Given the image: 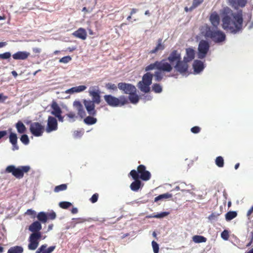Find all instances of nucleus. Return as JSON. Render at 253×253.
Masks as SVG:
<instances>
[{"mask_svg": "<svg viewBox=\"0 0 253 253\" xmlns=\"http://www.w3.org/2000/svg\"><path fill=\"white\" fill-rule=\"evenodd\" d=\"M232 17L226 14L222 18V28L232 34L241 33L243 30V18L242 11L232 13Z\"/></svg>", "mask_w": 253, "mask_h": 253, "instance_id": "1", "label": "nucleus"}, {"mask_svg": "<svg viewBox=\"0 0 253 253\" xmlns=\"http://www.w3.org/2000/svg\"><path fill=\"white\" fill-rule=\"evenodd\" d=\"M181 59L180 52L174 49L169 53L167 58L155 61L150 65V68H158L166 73H169L172 71L173 66Z\"/></svg>", "mask_w": 253, "mask_h": 253, "instance_id": "2", "label": "nucleus"}, {"mask_svg": "<svg viewBox=\"0 0 253 253\" xmlns=\"http://www.w3.org/2000/svg\"><path fill=\"white\" fill-rule=\"evenodd\" d=\"M204 36L206 38L211 39L216 43H220L226 40L225 33L221 30L217 29H211L208 27L206 29Z\"/></svg>", "mask_w": 253, "mask_h": 253, "instance_id": "3", "label": "nucleus"}, {"mask_svg": "<svg viewBox=\"0 0 253 253\" xmlns=\"http://www.w3.org/2000/svg\"><path fill=\"white\" fill-rule=\"evenodd\" d=\"M146 167L143 165L138 166L137 170H131L129 175L133 180L141 179L143 181H148L151 178V173L146 169Z\"/></svg>", "mask_w": 253, "mask_h": 253, "instance_id": "4", "label": "nucleus"}, {"mask_svg": "<svg viewBox=\"0 0 253 253\" xmlns=\"http://www.w3.org/2000/svg\"><path fill=\"white\" fill-rule=\"evenodd\" d=\"M31 168L29 166H21L16 167L14 165L8 166L5 169V172L10 173L15 177L21 179L23 177L24 173L28 172Z\"/></svg>", "mask_w": 253, "mask_h": 253, "instance_id": "5", "label": "nucleus"}, {"mask_svg": "<svg viewBox=\"0 0 253 253\" xmlns=\"http://www.w3.org/2000/svg\"><path fill=\"white\" fill-rule=\"evenodd\" d=\"M104 99L109 106L113 107L122 106L128 103L127 99L124 95L117 98L110 94L105 95Z\"/></svg>", "mask_w": 253, "mask_h": 253, "instance_id": "6", "label": "nucleus"}, {"mask_svg": "<svg viewBox=\"0 0 253 253\" xmlns=\"http://www.w3.org/2000/svg\"><path fill=\"white\" fill-rule=\"evenodd\" d=\"M210 43L208 41L201 40L198 44L197 57L199 59H203L205 58L210 50Z\"/></svg>", "mask_w": 253, "mask_h": 253, "instance_id": "7", "label": "nucleus"}, {"mask_svg": "<svg viewBox=\"0 0 253 253\" xmlns=\"http://www.w3.org/2000/svg\"><path fill=\"white\" fill-rule=\"evenodd\" d=\"M188 63V62L181 59L173 66V69L183 76H187L189 68Z\"/></svg>", "mask_w": 253, "mask_h": 253, "instance_id": "8", "label": "nucleus"}, {"mask_svg": "<svg viewBox=\"0 0 253 253\" xmlns=\"http://www.w3.org/2000/svg\"><path fill=\"white\" fill-rule=\"evenodd\" d=\"M88 93L90 96L91 97L92 100L91 101L99 104L101 102V91L98 86H91L88 90Z\"/></svg>", "mask_w": 253, "mask_h": 253, "instance_id": "9", "label": "nucleus"}, {"mask_svg": "<svg viewBox=\"0 0 253 253\" xmlns=\"http://www.w3.org/2000/svg\"><path fill=\"white\" fill-rule=\"evenodd\" d=\"M118 87L123 93L128 95L134 93L135 90H137L136 87L134 85L124 82L119 83L118 84Z\"/></svg>", "mask_w": 253, "mask_h": 253, "instance_id": "10", "label": "nucleus"}, {"mask_svg": "<svg viewBox=\"0 0 253 253\" xmlns=\"http://www.w3.org/2000/svg\"><path fill=\"white\" fill-rule=\"evenodd\" d=\"M30 130L34 136L39 137L42 134L44 127L40 123H32L30 126Z\"/></svg>", "mask_w": 253, "mask_h": 253, "instance_id": "11", "label": "nucleus"}, {"mask_svg": "<svg viewBox=\"0 0 253 253\" xmlns=\"http://www.w3.org/2000/svg\"><path fill=\"white\" fill-rule=\"evenodd\" d=\"M58 128V123L56 119L52 116H49L47 119V126L45 129L47 133L55 131Z\"/></svg>", "mask_w": 253, "mask_h": 253, "instance_id": "12", "label": "nucleus"}, {"mask_svg": "<svg viewBox=\"0 0 253 253\" xmlns=\"http://www.w3.org/2000/svg\"><path fill=\"white\" fill-rule=\"evenodd\" d=\"M83 103L85 108V109L90 116H94L96 115L97 112L95 109V104L96 103L91 101L90 100L84 99Z\"/></svg>", "mask_w": 253, "mask_h": 253, "instance_id": "13", "label": "nucleus"}, {"mask_svg": "<svg viewBox=\"0 0 253 253\" xmlns=\"http://www.w3.org/2000/svg\"><path fill=\"white\" fill-rule=\"evenodd\" d=\"M152 64V63H151L150 64L148 65V66H147L145 68V71L146 72H148V71H151V70H155V69H156L157 71H156L154 73V74H153V77H154L155 78V81L156 82H160L161 81H162V80L163 79V73H165L166 72L165 71H164L161 69H159V68H150V65H151Z\"/></svg>", "mask_w": 253, "mask_h": 253, "instance_id": "14", "label": "nucleus"}, {"mask_svg": "<svg viewBox=\"0 0 253 253\" xmlns=\"http://www.w3.org/2000/svg\"><path fill=\"white\" fill-rule=\"evenodd\" d=\"M194 74H200L205 69V66L203 61L200 60H195L193 63Z\"/></svg>", "mask_w": 253, "mask_h": 253, "instance_id": "15", "label": "nucleus"}, {"mask_svg": "<svg viewBox=\"0 0 253 253\" xmlns=\"http://www.w3.org/2000/svg\"><path fill=\"white\" fill-rule=\"evenodd\" d=\"M195 56V51L193 48L189 47L186 49V54L183 59L189 63L194 59Z\"/></svg>", "mask_w": 253, "mask_h": 253, "instance_id": "16", "label": "nucleus"}, {"mask_svg": "<svg viewBox=\"0 0 253 253\" xmlns=\"http://www.w3.org/2000/svg\"><path fill=\"white\" fill-rule=\"evenodd\" d=\"M55 249V246H51L47 248L46 244L41 245L35 253H51Z\"/></svg>", "mask_w": 253, "mask_h": 253, "instance_id": "17", "label": "nucleus"}, {"mask_svg": "<svg viewBox=\"0 0 253 253\" xmlns=\"http://www.w3.org/2000/svg\"><path fill=\"white\" fill-rule=\"evenodd\" d=\"M74 107L78 111V114L82 118L86 116V113L84 109L83 106L80 101H75L73 103Z\"/></svg>", "mask_w": 253, "mask_h": 253, "instance_id": "18", "label": "nucleus"}, {"mask_svg": "<svg viewBox=\"0 0 253 253\" xmlns=\"http://www.w3.org/2000/svg\"><path fill=\"white\" fill-rule=\"evenodd\" d=\"M210 20L212 25L215 28L217 29L220 22V18L218 14L215 11L212 12L210 16Z\"/></svg>", "mask_w": 253, "mask_h": 253, "instance_id": "19", "label": "nucleus"}, {"mask_svg": "<svg viewBox=\"0 0 253 253\" xmlns=\"http://www.w3.org/2000/svg\"><path fill=\"white\" fill-rule=\"evenodd\" d=\"M72 35L80 39L85 40L87 37V33L85 30L83 28H79L77 31H75Z\"/></svg>", "mask_w": 253, "mask_h": 253, "instance_id": "20", "label": "nucleus"}, {"mask_svg": "<svg viewBox=\"0 0 253 253\" xmlns=\"http://www.w3.org/2000/svg\"><path fill=\"white\" fill-rule=\"evenodd\" d=\"M30 55V53L27 51H18L12 55V57L15 60H25Z\"/></svg>", "mask_w": 253, "mask_h": 253, "instance_id": "21", "label": "nucleus"}, {"mask_svg": "<svg viewBox=\"0 0 253 253\" xmlns=\"http://www.w3.org/2000/svg\"><path fill=\"white\" fill-rule=\"evenodd\" d=\"M42 228V224L39 221H34L29 226V230L32 232H41L40 230Z\"/></svg>", "mask_w": 253, "mask_h": 253, "instance_id": "22", "label": "nucleus"}, {"mask_svg": "<svg viewBox=\"0 0 253 253\" xmlns=\"http://www.w3.org/2000/svg\"><path fill=\"white\" fill-rule=\"evenodd\" d=\"M150 84H147L142 81H139L137 84L138 88L144 93H148L150 91Z\"/></svg>", "mask_w": 253, "mask_h": 253, "instance_id": "23", "label": "nucleus"}, {"mask_svg": "<svg viewBox=\"0 0 253 253\" xmlns=\"http://www.w3.org/2000/svg\"><path fill=\"white\" fill-rule=\"evenodd\" d=\"M17 131L19 134L25 133L27 131V128L23 123L21 121H18L15 125Z\"/></svg>", "mask_w": 253, "mask_h": 253, "instance_id": "24", "label": "nucleus"}, {"mask_svg": "<svg viewBox=\"0 0 253 253\" xmlns=\"http://www.w3.org/2000/svg\"><path fill=\"white\" fill-rule=\"evenodd\" d=\"M143 183L140 180H134V181L130 184V188L134 192H137L139 189L143 186Z\"/></svg>", "mask_w": 253, "mask_h": 253, "instance_id": "25", "label": "nucleus"}, {"mask_svg": "<svg viewBox=\"0 0 253 253\" xmlns=\"http://www.w3.org/2000/svg\"><path fill=\"white\" fill-rule=\"evenodd\" d=\"M51 107L52 109V111L51 112V114L52 115L56 116L58 115L61 114L62 110L56 102L53 101L52 102Z\"/></svg>", "mask_w": 253, "mask_h": 253, "instance_id": "26", "label": "nucleus"}, {"mask_svg": "<svg viewBox=\"0 0 253 253\" xmlns=\"http://www.w3.org/2000/svg\"><path fill=\"white\" fill-rule=\"evenodd\" d=\"M42 238V234L41 232H32V233L30 235L28 241H36L40 243Z\"/></svg>", "mask_w": 253, "mask_h": 253, "instance_id": "27", "label": "nucleus"}, {"mask_svg": "<svg viewBox=\"0 0 253 253\" xmlns=\"http://www.w3.org/2000/svg\"><path fill=\"white\" fill-rule=\"evenodd\" d=\"M36 217L38 218L37 221H39L41 223H45L48 220L47 212H46L40 211L36 215Z\"/></svg>", "mask_w": 253, "mask_h": 253, "instance_id": "28", "label": "nucleus"}, {"mask_svg": "<svg viewBox=\"0 0 253 253\" xmlns=\"http://www.w3.org/2000/svg\"><path fill=\"white\" fill-rule=\"evenodd\" d=\"M128 98L131 103L133 104H137L139 100V97L137 94V90H135L134 93L129 94Z\"/></svg>", "mask_w": 253, "mask_h": 253, "instance_id": "29", "label": "nucleus"}, {"mask_svg": "<svg viewBox=\"0 0 253 253\" xmlns=\"http://www.w3.org/2000/svg\"><path fill=\"white\" fill-rule=\"evenodd\" d=\"M153 77V74L148 71L143 75L141 81L151 85L152 84Z\"/></svg>", "mask_w": 253, "mask_h": 253, "instance_id": "30", "label": "nucleus"}, {"mask_svg": "<svg viewBox=\"0 0 253 253\" xmlns=\"http://www.w3.org/2000/svg\"><path fill=\"white\" fill-rule=\"evenodd\" d=\"M192 240L195 243H205L207 239L202 235H194L192 237Z\"/></svg>", "mask_w": 253, "mask_h": 253, "instance_id": "31", "label": "nucleus"}, {"mask_svg": "<svg viewBox=\"0 0 253 253\" xmlns=\"http://www.w3.org/2000/svg\"><path fill=\"white\" fill-rule=\"evenodd\" d=\"M23 252V247L19 246L11 247L7 251V253H22Z\"/></svg>", "mask_w": 253, "mask_h": 253, "instance_id": "32", "label": "nucleus"}, {"mask_svg": "<svg viewBox=\"0 0 253 253\" xmlns=\"http://www.w3.org/2000/svg\"><path fill=\"white\" fill-rule=\"evenodd\" d=\"M84 122L87 125H92L97 122V119L89 115L84 119Z\"/></svg>", "mask_w": 253, "mask_h": 253, "instance_id": "33", "label": "nucleus"}, {"mask_svg": "<svg viewBox=\"0 0 253 253\" xmlns=\"http://www.w3.org/2000/svg\"><path fill=\"white\" fill-rule=\"evenodd\" d=\"M237 216V212L236 211H229L227 212L225 215V219L227 221H229Z\"/></svg>", "mask_w": 253, "mask_h": 253, "instance_id": "34", "label": "nucleus"}, {"mask_svg": "<svg viewBox=\"0 0 253 253\" xmlns=\"http://www.w3.org/2000/svg\"><path fill=\"white\" fill-rule=\"evenodd\" d=\"M172 194L169 193L162 194L156 197L154 199V201L157 202L164 199H169L172 197Z\"/></svg>", "mask_w": 253, "mask_h": 253, "instance_id": "35", "label": "nucleus"}, {"mask_svg": "<svg viewBox=\"0 0 253 253\" xmlns=\"http://www.w3.org/2000/svg\"><path fill=\"white\" fill-rule=\"evenodd\" d=\"M9 132V142H17V135L15 132H12V128L8 129L7 132Z\"/></svg>", "mask_w": 253, "mask_h": 253, "instance_id": "36", "label": "nucleus"}, {"mask_svg": "<svg viewBox=\"0 0 253 253\" xmlns=\"http://www.w3.org/2000/svg\"><path fill=\"white\" fill-rule=\"evenodd\" d=\"M28 249L31 251L35 250L39 245V243L36 241H28Z\"/></svg>", "mask_w": 253, "mask_h": 253, "instance_id": "37", "label": "nucleus"}, {"mask_svg": "<svg viewBox=\"0 0 253 253\" xmlns=\"http://www.w3.org/2000/svg\"><path fill=\"white\" fill-rule=\"evenodd\" d=\"M164 48H165L164 45L162 44V40L159 39L158 40V43L157 45H156L155 48L151 51V52L152 53H155L159 50H162L164 49Z\"/></svg>", "mask_w": 253, "mask_h": 253, "instance_id": "38", "label": "nucleus"}, {"mask_svg": "<svg viewBox=\"0 0 253 253\" xmlns=\"http://www.w3.org/2000/svg\"><path fill=\"white\" fill-rule=\"evenodd\" d=\"M215 165L219 168H223L224 165V159L222 156H218L215 160Z\"/></svg>", "mask_w": 253, "mask_h": 253, "instance_id": "39", "label": "nucleus"}, {"mask_svg": "<svg viewBox=\"0 0 253 253\" xmlns=\"http://www.w3.org/2000/svg\"><path fill=\"white\" fill-rule=\"evenodd\" d=\"M152 89L156 93H160L163 90L162 86L159 84L157 83L154 84L152 85Z\"/></svg>", "mask_w": 253, "mask_h": 253, "instance_id": "40", "label": "nucleus"}, {"mask_svg": "<svg viewBox=\"0 0 253 253\" xmlns=\"http://www.w3.org/2000/svg\"><path fill=\"white\" fill-rule=\"evenodd\" d=\"M219 215L220 214L217 212L212 213L209 216L208 219L211 223L214 222L218 220Z\"/></svg>", "mask_w": 253, "mask_h": 253, "instance_id": "41", "label": "nucleus"}, {"mask_svg": "<svg viewBox=\"0 0 253 253\" xmlns=\"http://www.w3.org/2000/svg\"><path fill=\"white\" fill-rule=\"evenodd\" d=\"M72 206V203L68 201H62L59 203V206L63 209H68Z\"/></svg>", "mask_w": 253, "mask_h": 253, "instance_id": "42", "label": "nucleus"}, {"mask_svg": "<svg viewBox=\"0 0 253 253\" xmlns=\"http://www.w3.org/2000/svg\"><path fill=\"white\" fill-rule=\"evenodd\" d=\"M67 188V185L66 184H62L57 186H56L54 188V191L56 193L59 192L61 191L66 190Z\"/></svg>", "mask_w": 253, "mask_h": 253, "instance_id": "43", "label": "nucleus"}, {"mask_svg": "<svg viewBox=\"0 0 253 253\" xmlns=\"http://www.w3.org/2000/svg\"><path fill=\"white\" fill-rule=\"evenodd\" d=\"M204 0H193L192 5L189 8L190 11H192L194 9L198 7L200 4H201Z\"/></svg>", "mask_w": 253, "mask_h": 253, "instance_id": "44", "label": "nucleus"}, {"mask_svg": "<svg viewBox=\"0 0 253 253\" xmlns=\"http://www.w3.org/2000/svg\"><path fill=\"white\" fill-rule=\"evenodd\" d=\"M169 214V212L168 211H163L157 214H154L153 216L156 218H163L168 216Z\"/></svg>", "mask_w": 253, "mask_h": 253, "instance_id": "45", "label": "nucleus"}, {"mask_svg": "<svg viewBox=\"0 0 253 253\" xmlns=\"http://www.w3.org/2000/svg\"><path fill=\"white\" fill-rule=\"evenodd\" d=\"M105 87L108 90H112L115 91H117L118 88V86L110 83L106 84Z\"/></svg>", "mask_w": 253, "mask_h": 253, "instance_id": "46", "label": "nucleus"}, {"mask_svg": "<svg viewBox=\"0 0 253 253\" xmlns=\"http://www.w3.org/2000/svg\"><path fill=\"white\" fill-rule=\"evenodd\" d=\"M154 253H159V245L154 240L152 241L151 243Z\"/></svg>", "mask_w": 253, "mask_h": 253, "instance_id": "47", "label": "nucleus"}, {"mask_svg": "<svg viewBox=\"0 0 253 253\" xmlns=\"http://www.w3.org/2000/svg\"><path fill=\"white\" fill-rule=\"evenodd\" d=\"M11 56V54L10 52H6L0 54V59H8Z\"/></svg>", "mask_w": 253, "mask_h": 253, "instance_id": "48", "label": "nucleus"}, {"mask_svg": "<svg viewBox=\"0 0 253 253\" xmlns=\"http://www.w3.org/2000/svg\"><path fill=\"white\" fill-rule=\"evenodd\" d=\"M76 93H79L85 90L87 87L84 85H81L77 86H75Z\"/></svg>", "mask_w": 253, "mask_h": 253, "instance_id": "49", "label": "nucleus"}, {"mask_svg": "<svg viewBox=\"0 0 253 253\" xmlns=\"http://www.w3.org/2000/svg\"><path fill=\"white\" fill-rule=\"evenodd\" d=\"M72 60V58L70 56H64L61 59H60L59 62L60 63H68Z\"/></svg>", "mask_w": 253, "mask_h": 253, "instance_id": "50", "label": "nucleus"}, {"mask_svg": "<svg viewBox=\"0 0 253 253\" xmlns=\"http://www.w3.org/2000/svg\"><path fill=\"white\" fill-rule=\"evenodd\" d=\"M221 237L225 241L229 239V232L227 230H224L221 233Z\"/></svg>", "mask_w": 253, "mask_h": 253, "instance_id": "51", "label": "nucleus"}, {"mask_svg": "<svg viewBox=\"0 0 253 253\" xmlns=\"http://www.w3.org/2000/svg\"><path fill=\"white\" fill-rule=\"evenodd\" d=\"M229 4L232 7L237 8L239 7L237 0H228Z\"/></svg>", "mask_w": 253, "mask_h": 253, "instance_id": "52", "label": "nucleus"}, {"mask_svg": "<svg viewBox=\"0 0 253 253\" xmlns=\"http://www.w3.org/2000/svg\"><path fill=\"white\" fill-rule=\"evenodd\" d=\"M20 140L21 142H29V139L28 135L25 133L22 134Z\"/></svg>", "mask_w": 253, "mask_h": 253, "instance_id": "53", "label": "nucleus"}, {"mask_svg": "<svg viewBox=\"0 0 253 253\" xmlns=\"http://www.w3.org/2000/svg\"><path fill=\"white\" fill-rule=\"evenodd\" d=\"M249 238L250 241L253 242V224L252 227L248 228Z\"/></svg>", "mask_w": 253, "mask_h": 253, "instance_id": "54", "label": "nucleus"}, {"mask_svg": "<svg viewBox=\"0 0 253 253\" xmlns=\"http://www.w3.org/2000/svg\"><path fill=\"white\" fill-rule=\"evenodd\" d=\"M26 214L31 215L34 218H35L36 216V212L31 209L27 210V211L26 212Z\"/></svg>", "mask_w": 253, "mask_h": 253, "instance_id": "55", "label": "nucleus"}, {"mask_svg": "<svg viewBox=\"0 0 253 253\" xmlns=\"http://www.w3.org/2000/svg\"><path fill=\"white\" fill-rule=\"evenodd\" d=\"M98 194L97 193H95L93 194L91 197L90 198L89 200L92 203H96L98 199Z\"/></svg>", "mask_w": 253, "mask_h": 253, "instance_id": "56", "label": "nucleus"}, {"mask_svg": "<svg viewBox=\"0 0 253 253\" xmlns=\"http://www.w3.org/2000/svg\"><path fill=\"white\" fill-rule=\"evenodd\" d=\"M47 215L48 217V219H50L53 220L56 217V213L53 211H52L50 212H47Z\"/></svg>", "mask_w": 253, "mask_h": 253, "instance_id": "57", "label": "nucleus"}, {"mask_svg": "<svg viewBox=\"0 0 253 253\" xmlns=\"http://www.w3.org/2000/svg\"><path fill=\"white\" fill-rule=\"evenodd\" d=\"M252 13L251 12H249L245 15V19L247 20L246 25H248L251 22L252 19Z\"/></svg>", "mask_w": 253, "mask_h": 253, "instance_id": "58", "label": "nucleus"}, {"mask_svg": "<svg viewBox=\"0 0 253 253\" xmlns=\"http://www.w3.org/2000/svg\"><path fill=\"white\" fill-rule=\"evenodd\" d=\"M201 128L198 126H195L191 128V131L195 134L198 133L200 131Z\"/></svg>", "mask_w": 253, "mask_h": 253, "instance_id": "59", "label": "nucleus"}, {"mask_svg": "<svg viewBox=\"0 0 253 253\" xmlns=\"http://www.w3.org/2000/svg\"><path fill=\"white\" fill-rule=\"evenodd\" d=\"M237 2L239 7H244L247 2V0H237Z\"/></svg>", "mask_w": 253, "mask_h": 253, "instance_id": "60", "label": "nucleus"}, {"mask_svg": "<svg viewBox=\"0 0 253 253\" xmlns=\"http://www.w3.org/2000/svg\"><path fill=\"white\" fill-rule=\"evenodd\" d=\"M8 135L7 130H0V139L7 136Z\"/></svg>", "mask_w": 253, "mask_h": 253, "instance_id": "61", "label": "nucleus"}, {"mask_svg": "<svg viewBox=\"0 0 253 253\" xmlns=\"http://www.w3.org/2000/svg\"><path fill=\"white\" fill-rule=\"evenodd\" d=\"M8 98V97L4 95L3 93H0V103H4Z\"/></svg>", "mask_w": 253, "mask_h": 253, "instance_id": "62", "label": "nucleus"}, {"mask_svg": "<svg viewBox=\"0 0 253 253\" xmlns=\"http://www.w3.org/2000/svg\"><path fill=\"white\" fill-rule=\"evenodd\" d=\"M82 135V131L76 130L74 132V136L76 137H80Z\"/></svg>", "mask_w": 253, "mask_h": 253, "instance_id": "63", "label": "nucleus"}, {"mask_svg": "<svg viewBox=\"0 0 253 253\" xmlns=\"http://www.w3.org/2000/svg\"><path fill=\"white\" fill-rule=\"evenodd\" d=\"M12 146V150L13 151H15V150H17L19 149V146L17 144V143H11Z\"/></svg>", "mask_w": 253, "mask_h": 253, "instance_id": "64", "label": "nucleus"}]
</instances>
